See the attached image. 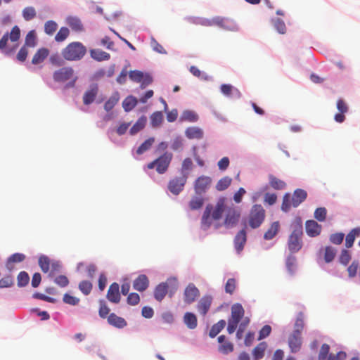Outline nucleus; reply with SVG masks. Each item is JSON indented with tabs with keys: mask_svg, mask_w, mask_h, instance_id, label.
I'll use <instances>...</instances> for the list:
<instances>
[{
	"mask_svg": "<svg viewBox=\"0 0 360 360\" xmlns=\"http://www.w3.org/2000/svg\"><path fill=\"white\" fill-rule=\"evenodd\" d=\"M225 210V199L220 198L214 208L210 204L207 205L203 212L201 219V225L204 229H208L211 224L212 220H219L221 219L223 212Z\"/></svg>",
	"mask_w": 360,
	"mask_h": 360,
	"instance_id": "1",
	"label": "nucleus"
},
{
	"mask_svg": "<svg viewBox=\"0 0 360 360\" xmlns=\"http://www.w3.org/2000/svg\"><path fill=\"white\" fill-rule=\"evenodd\" d=\"M20 30L18 26L13 27L10 32L5 33L0 39V50L6 55H11L18 46Z\"/></svg>",
	"mask_w": 360,
	"mask_h": 360,
	"instance_id": "2",
	"label": "nucleus"
},
{
	"mask_svg": "<svg viewBox=\"0 0 360 360\" xmlns=\"http://www.w3.org/2000/svg\"><path fill=\"white\" fill-rule=\"evenodd\" d=\"M302 222L301 219L297 218L292 223V231L288 240V248L291 253L297 252L302 248Z\"/></svg>",
	"mask_w": 360,
	"mask_h": 360,
	"instance_id": "3",
	"label": "nucleus"
},
{
	"mask_svg": "<svg viewBox=\"0 0 360 360\" xmlns=\"http://www.w3.org/2000/svg\"><path fill=\"white\" fill-rule=\"evenodd\" d=\"M265 217L266 211L264 207L259 204H255L250 210L245 226H249L252 229H257L262 224Z\"/></svg>",
	"mask_w": 360,
	"mask_h": 360,
	"instance_id": "4",
	"label": "nucleus"
},
{
	"mask_svg": "<svg viewBox=\"0 0 360 360\" xmlns=\"http://www.w3.org/2000/svg\"><path fill=\"white\" fill-rule=\"evenodd\" d=\"M86 49L80 42H72L62 51L63 57L70 61L79 60L86 54Z\"/></svg>",
	"mask_w": 360,
	"mask_h": 360,
	"instance_id": "5",
	"label": "nucleus"
},
{
	"mask_svg": "<svg viewBox=\"0 0 360 360\" xmlns=\"http://www.w3.org/2000/svg\"><path fill=\"white\" fill-rule=\"evenodd\" d=\"M172 157L173 155L171 153L165 152L158 158L148 163L147 165V168L151 169L155 167L158 173L164 174L167 171L172 160Z\"/></svg>",
	"mask_w": 360,
	"mask_h": 360,
	"instance_id": "6",
	"label": "nucleus"
},
{
	"mask_svg": "<svg viewBox=\"0 0 360 360\" xmlns=\"http://www.w3.org/2000/svg\"><path fill=\"white\" fill-rule=\"evenodd\" d=\"M187 179L188 174H184L181 176L173 178L168 183V190L174 195H179L183 191Z\"/></svg>",
	"mask_w": 360,
	"mask_h": 360,
	"instance_id": "7",
	"label": "nucleus"
},
{
	"mask_svg": "<svg viewBox=\"0 0 360 360\" xmlns=\"http://www.w3.org/2000/svg\"><path fill=\"white\" fill-rule=\"evenodd\" d=\"M169 283H172L173 290H176L177 288V281L176 279L167 280V282L161 283L158 285L154 290V297L155 300L160 302L162 301L169 290Z\"/></svg>",
	"mask_w": 360,
	"mask_h": 360,
	"instance_id": "8",
	"label": "nucleus"
},
{
	"mask_svg": "<svg viewBox=\"0 0 360 360\" xmlns=\"http://www.w3.org/2000/svg\"><path fill=\"white\" fill-rule=\"evenodd\" d=\"M240 218V211L237 210L233 207H229L226 210L224 224L227 229L233 228L238 224Z\"/></svg>",
	"mask_w": 360,
	"mask_h": 360,
	"instance_id": "9",
	"label": "nucleus"
},
{
	"mask_svg": "<svg viewBox=\"0 0 360 360\" xmlns=\"http://www.w3.org/2000/svg\"><path fill=\"white\" fill-rule=\"evenodd\" d=\"M74 75V70L70 67H63L55 71L53 79L57 82H64L70 79Z\"/></svg>",
	"mask_w": 360,
	"mask_h": 360,
	"instance_id": "10",
	"label": "nucleus"
},
{
	"mask_svg": "<svg viewBox=\"0 0 360 360\" xmlns=\"http://www.w3.org/2000/svg\"><path fill=\"white\" fill-rule=\"evenodd\" d=\"M106 297L112 303L117 304L120 302V285L117 283H112L107 292Z\"/></svg>",
	"mask_w": 360,
	"mask_h": 360,
	"instance_id": "11",
	"label": "nucleus"
},
{
	"mask_svg": "<svg viewBox=\"0 0 360 360\" xmlns=\"http://www.w3.org/2000/svg\"><path fill=\"white\" fill-rule=\"evenodd\" d=\"M211 184V179L209 176H201L195 182V191L197 194L201 195L205 193Z\"/></svg>",
	"mask_w": 360,
	"mask_h": 360,
	"instance_id": "12",
	"label": "nucleus"
},
{
	"mask_svg": "<svg viewBox=\"0 0 360 360\" xmlns=\"http://www.w3.org/2000/svg\"><path fill=\"white\" fill-rule=\"evenodd\" d=\"M337 108L339 112L335 115L334 120L338 123H342L345 120V114L348 112L349 107L344 100L340 98L337 101Z\"/></svg>",
	"mask_w": 360,
	"mask_h": 360,
	"instance_id": "13",
	"label": "nucleus"
},
{
	"mask_svg": "<svg viewBox=\"0 0 360 360\" xmlns=\"http://www.w3.org/2000/svg\"><path fill=\"white\" fill-rule=\"evenodd\" d=\"M245 310L240 304H234L231 307V316L229 321L239 323L240 320L244 317Z\"/></svg>",
	"mask_w": 360,
	"mask_h": 360,
	"instance_id": "14",
	"label": "nucleus"
},
{
	"mask_svg": "<svg viewBox=\"0 0 360 360\" xmlns=\"http://www.w3.org/2000/svg\"><path fill=\"white\" fill-rule=\"evenodd\" d=\"M200 292L198 289L194 284H189L184 290V302L187 304L193 303L195 299L199 296Z\"/></svg>",
	"mask_w": 360,
	"mask_h": 360,
	"instance_id": "15",
	"label": "nucleus"
},
{
	"mask_svg": "<svg viewBox=\"0 0 360 360\" xmlns=\"http://www.w3.org/2000/svg\"><path fill=\"white\" fill-rule=\"evenodd\" d=\"M98 92V86L96 84H91L89 88L85 91L83 96V103L85 105L92 103Z\"/></svg>",
	"mask_w": 360,
	"mask_h": 360,
	"instance_id": "16",
	"label": "nucleus"
},
{
	"mask_svg": "<svg viewBox=\"0 0 360 360\" xmlns=\"http://www.w3.org/2000/svg\"><path fill=\"white\" fill-rule=\"evenodd\" d=\"M288 346L292 353L300 351L302 346L301 335L292 333L288 338Z\"/></svg>",
	"mask_w": 360,
	"mask_h": 360,
	"instance_id": "17",
	"label": "nucleus"
},
{
	"mask_svg": "<svg viewBox=\"0 0 360 360\" xmlns=\"http://www.w3.org/2000/svg\"><path fill=\"white\" fill-rule=\"evenodd\" d=\"M305 228L307 235L310 237H316L321 231V226L314 220L307 221Z\"/></svg>",
	"mask_w": 360,
	"mask_h": 360,
	"instance_id": "18",
	"label": "nucleus"
},
{
	"mask_svg": "<svg viewBox=\"0 0 360 360\" xmlns=\"http://www.w3.org/2000/svg\"><path fill=\"white\" fill-rule=\"evenodd\" d=\"M149 285L148 277L144 274L139 275L133 283V287L135 290L143 292L146 290Z\"/></svg>",
	"mask_w": 360,
	"mask_h": 360,
	"instance_id": "19",
	"label": "nucleus"
},
{
	"mask_svg": "<svg viewBox=\"0 0 360 360\" xmlns=\"http://www.w3.org/2000/svg\"><path fill=\"white\" fill-rule=\"evenodd\" d=\"M212 297L211 296H204L198 302L197 308L198 311L202 315L205 316L207 311H209L211 304H212Z\"/></svg>",
	"mask_w": 360,
	"mask_h": 360,
	"instance_id": "20",
	"label": "nucleus"
},
{
	"mask_svg": "<svg viewBox=\"0 0 360 360\" xmlns=\"http://www.w3.org/2000/svg\"><path fill=\"white\" fill-rule=\"evenodd\" d=\"M247 236L245 229L238 232L234 238V246L238 252H240L246 243Z\"/></svg>",
	"mask_w": 360,
	"mask_h": 360,
	"instance_id": "21",
	"label": "nucleus"
},
{
	"mask_svg": "<svg viewBox=\"0 0 360 360\" xmlns=\"http://www.w3.org/2000/svg\"><path fill=\"white\" fill-rule=\"evenodd\" d=\"M307 196V192L303 189H296L292 197V205L294 207H298L302 202H304Z\"/></svg>",
	"mask_w": 360,
	"mask_h": 360,
	"instance_id": "22",
	"label": "nucleus"
},
{
	"mask_svg": "<svg viewBox=\"0 0 360 360\" xmlns=\"http://www.w3.org/2000/svg\"><path fill=\"white\" fill-rule=\"evenodd\" d=\"M108 323L117 328H123L127 326V321L122 317L118 316L115 313H111L108 316Z\"/></svg>",
	"mask_w": 360,
	"mask_h": 360,
	"instance_id": "23",
	"label": "nucleus"
},
{
	"mask_svg": "<svg viewBox=\"0 0 360 360\" xmlns=\"http://www.w3.org/2000/svg\"><path fill=\"white\" fill-rule=\"evenodd\" d=\"M226 336L222 335L218 337V342L221 344L219 347V351L224 354H227L233 351V345L229 342L225 341Z\"/></svg>",
	"mask_w": 360,
	"mask_h": 360,
	"instance_id": "24",
	"label": "nucleus"
},
{
	"mask_svg": "<svg viewBox=\"0 0 360 360\" xmlns=\"http://www.w3.org/2000/svg\"><path fill=\"white\" fill-rule=\"evenodd\" d=\"M49 55V50L46 48H41L33 56L32 63L33 65H38L44 61V60Z\"/></svg>",
	"mask_w": 360,
	"mask_h": 360,
	"instance_id": "25",
	"label": "nucleus"
},
{
	"mask_svg": "<svg viewBox=\"0 0 360 360\" xmlns=\"http://www.w3.org/2000/svg\"><path fill=\"white\" fill-rule=\"evenodd\" d=\"M185 134L189 139H201L204 133L202 129L198 127H191L186 129Z\"/></svg>",
	"mask_w": 360,
	"mask_h": 360,
	"instance_id": "26",
	"label": "nucleus"
},
{
	"mask_svg": "<svg viewBox=\"0 0 360 360\" xmlns=\"http://www.w3.org/2000/svg\"><path fill=\"white\" fill-rule=\"evenodd\" d=\"M269 184L275 190H283L286 187V183L283 180L278 179L273 174L269 175Z\"/></svg>",
	"mask_w": 360,
	"mask_h": 360,
	"instance_id": "27",
	"label": "nucleus"
},
{
	"mask_svg": "<svg viewBox=\"0 0 360 360\" xmlns=\"http://www.w3.org/2000/svg\"><path fill=\"white\" fill-rule=\"evenodd\" d=\"M280 230V224L278 221H274L268 230L264 234V238L266 240L273 239Z\"/></svg>",
	"mask_w": 360,
	"mask_h": 360,
	"instance_id": "28",
	"label": "nucleus"
},
{
	"mask_svg": "<svg viewBox=\"0 0 360 360\" xmlns=\"http://www.w3.org/2000/svg\"><path fill=\"white\" fill-rule=\"evenodd\" d=\"M360 236V227H356L352 229L349 233L346 236L345 246L347 248L352 247L356 237Z\"/></svg>",
	"mask_w": 360,
	"mask_h": 360,
	"instance_id": "29",
	"label": "nucleus"
},
{
	"mask_svg": "<svg viewBox=\"0 0 360 360\" xmlns=\"http://www.w3.org/2000/svg\"><path fill=\"white\" fill-rule=\"evenodd\" d=\"M90 55L92 58L97 61L108 60L110 58V53L101 49H91Z\"/></svg>",
	"mask_w": 360,
	"mask_h": 360,
	"instance_id": "30",
	"label": "nucleus"
},
{
	"mask_svg": "<svg viewBox=\"0 0 360 360\" xmlns=\"http://www.w3.org/2000/svg\"><path fill=\"white\" fill-rule=\"evenodd\" d=\"M184 322L189 329H195L198 325L197 317L191 312H186L184 314Z\"/></svg>",
	"mask_w": 360,
	"mask_h": 360,
	"instance_id": "31",
	"label": "nucleus"
},
{
	"mask_svg": "<svg viewBox=\"0 0 360 360\" xmlns=\"http://www.w3.org/2000/svg\"><path fill=\"white\" fill-rule=\"evenodd\" d=\"M147 122V117L145 115H142L139 118L136 122L132 126V127L129 130V133L131 135H135L139 131L142 130Z\"/></svg>",
	"mask_w": 360,
	"mask_h": 360,
	"instance_id": "32",
	"label": "nucleus"
},
{
	"mask_svg": "<svg viewBox=\"0 0 360 360\" xmlns=\"http://www.w3.org/2000/svg\"><path fill=\"white\" fill-rule=\"evenodd\" d=\"M226 321L223 319L219 321L217 323L214 324L210 332L209 336L212 338H215L226 326Z\"/></svg>",
	"mask_w": 360,
	"mask_h": 360,
	"instance_id": "33",
	"label": "nucleus"
},
{
	"mask_svg": "<svg viewBox=\"0 0 360 360\" xmlns=\"http://www.w3.org/2000/svg\"><path fill=\"white\" fill-rule=\"evenodd\" d=\"M266 349V343L264 342L258 344L253 349L252 354L255 360L262 359L264 355V352Z\"/></svg>",
	"mask_w": 360,
	"mask_h": 360,
	"instance_id": "34",
	"label": "nucleus"
},
{
	"mask_svg": "<svg viewBox=\"0 0 360 360\" xmlns=\"http://www.w3.org/2000/svg\"><path fill=\"white\" fill-rule=\"evenodd\" d=\"M68 24L73 31L79 32L83 30V25L79 18L75 17L68 18Z\"/></svg>",
	"mask_w": 360,
	"mask_h": 360,
	"instance_id": "35",
	"label": "nucleus"
},
{
	"mask_svg": "<svg viewBox=\"0 0 360 360\" xmlns=\"http://www.w3.org/2000/svg\"><path fill=\"white\" fill-rule=\"evenodd\" d=\"M203 204L204 198L201 195H195L189 202V207L192 210H199Z\"/></svg>",
	"mask_w": 360,
	"mask_h": 360,
	"instance_id": "36",
	"label": "nucleus"
},
{
	"mask_svg": "<svg viewBox=\"0 0 360 360\" xmlns=\"http://www.w3.org/2000/svg\"><path fill=\"white\" fill-rule=\"evenodd\" d=\"M37 45V36L34 30H30L25 37V44L27 47H34Z\"/></svg>",
	"mask_w": 360,
	"mask_h": 360,
	"instance_id": "37",
	"label": "nucleus"
},
{
	"mask_svg": "<svg viewBox=\"0 0 360 360\" xmlns=\"http://www.w3.org/2000/svg\"><path fill=\"white\" fill-rule=\"evenodd\" d=\"M137 104V100L132 96H127L122 102L123 108L126 112L131 110Z\"/></svg>",
	"mask_w": 360,
	"mask_h": 360,
	"instance_id": "38",
	"label": "nucleus"
},
{
	"mask_svg": "<svg viewBox=\"0 0 360 360\" xmlns=\"http://www.w3.org/2000/svg\"><path fill=\"white\" fill-rule=\"evenodd\" d=\"M198 120V115L193 111L185 110L181 115V121H186L189 122H195Z\"/></svg>",
	"mask_w": 360,
	"mask_h": 360,
	"instance_id": "39",
	"label": "nucleus"
},
{
	"mask_svg": "<svg viewBox=\"0 0 360 360\" xmlns=\"http://www.w3.org/2000/svg\"><path fill=\"white\" fill-rule=\"evenodd\" d=\"M304 317L302 313H300L297 316L295 325H294V330L292 333L295 334H302V331L304 328Z\"/></svg>",
	"mask_w": 360,
	"mask_h": 360,
	"instance_id": "40",
	"label": "nucleus"
},
{
	"mask_svg": "<svg viewBox=\"0 0 360 360\" xmlns=\"http://www.w3.org/2000/svg\"><path fill=\"white\" fill-rule=\"evenodd\" d=\"M336 252L337 250L335 248L331 246L326 247L323 257L325 262L326 263L331 262L334 259Z\"/></svg>",
	"mask_w": 360,
	"mask_h": 360,
	"instance_id": "41",
	"label": "nucleus"
},
{
	"mask_svg": "<svg viewBox=\"0 0 360 360\" xmlns=\"http://www.w3.org/2000/svg\"><path fill=\"white\" fill-rule=\"evenodd\" d=\"M232 179L229 176H224L219 179L216 184V189L219 191L226 190L231 184Z\"/></svg>",
	"mask_w": 360,
	"mask_h": 360,
	"instance_id": "42",
	"label": "nucleus"
},
{
	"mask_svg": "<svg viewBox=\"0 0 360 360\" xmlns=\"http://www.w3.org/2000/svg\"><path fill=\"white\" fill-rule=\"evenodd\" d=\"M154 142L155 139L153 137L148 139L137 148L136 153L138 155L143 154L144 152L150 148Z\"/></svg>",
	"mask_w": 360,
	"mask_h": 360,
	"instance_id": "43",
	"label": "nucleus"
},
{
	"mask_svg": "<svg viewBox=\"0 0 360 360\" xmlns=\"http://www.w3.org/2000/svg\"><path fill=\"white\" fill-rule=\"evenodd\" d=\"M110 312V309L106 304V302L103 300H99V310H98V314L101 318L102 319H108V314Z\"/></svg>",
	"mask_w": 360,
	"mask_h": 360,
	"instance_id": "44",
	"label": "nucleus"
},
{
	"mask_svg": "<svg viewBox=\"0 0 360 360\" xmlns=\"http://www.w3.org/2000/svg\"><path fill=\"white\" fill-rule=\"evenodd\" d=\"M220 89L221 93L226 96H230L233 91H234L238 96H240V91L231 84H222Z\"/></svg>",
	"mask_w": 360,
	"mask_h": 360,
	"instance_id": "45",
	"label": "nucleus"
},
{
	"mask_svg": "<svg viewBox=\"0 0 360 360\" xmlns=\"http://www.w3.org/2000/svg\"><path fill=\"white\" fill-rule=\"evenodd\" d=\"M163 120V115L161 112H153L150 116L151 125L156 127L160 125Z\"/></svg>",
	"mask_w": 360,
	"mask_h": 360,
	"instance_id": "46",
	"label": "nucleus"
},
{
	"mask_svg": "<svg viewBox=\"0 0 360 360\" xmlns=\"http://www.w3.org/2000/svg\"><path fill=\"white\" fill-rule=\"evenodd\" d=\"M292 205V197L290 193H285L283 197V202L281 205V210L287 212L290 210Z\"/></svg>",
	"mask_w": 360,
	"mask_h": 360,
	"instance_id": "47",
	"label": "nucleus"
},
{
	"mask_svg": "<svg viewBox=\"0 0 360 360\" xmlns=\"http://www.w3.org/2000/svg\"><path fill=\"white\" fill-rule=\"evenodd\" d=\"M39 265L44 273H48L50 269V261L48 257L41 256L39 258Z\"/></svg>",
	"mask_w": 360,
	"mask_h": 360,
	"instance_id": "48",
	"label": "nucleus"
},
{
	"mask_svg": "<svg viewBox=\"0 0 360 360\" xmlns=\"http://www.w3.org/2000/svg\"><path fill=\"white\" fill-rule=\"evenodd\" d=\"M272 22L275 29L278 31V33L283 34L286 32V27L285 24L283 20L280 18H276L272 20Z\"/></svg>",
	"mask_w": 360,
	"mask_h": 360,
	"instance_id": "49",
	"label": "nucleus"
},
{
	"mask_svg": "<svg viewBox=\"0 0 360 360\" xmlns=\"http://www.w3.org/2000/svg\"><path fill=\"white\" fill-rule=\"evenodd\" d=\"M18 285L20 287H24L28 284L30 281L29 275L25 271H21L18 276Z\"/></svg>",
	"mask_w": 360,
	"mask_h": 360,
	"instance_id": "50",
	"label": "nucleus"
},
{
	"mask_svg": "<svg viewBox=\"0 0 360 360\" xmlns=\"http://www.w3.org/2000/svg\"><path fill=\"white\" fill-rule=\"evenodd\" d=\"M69 34H70L69 30L65 27H63L59 30V31L56 34V35L55 37V39L56 41H58V42L63 41L65 39H67Z\"/></svg>",
	"mask_w": 360,
	"mask_h": 360,
	"instance_id": "51",
	"label": "nucleus"
},
{
	"mask_svg": "<svg viewBox=\"0 0 360 360\" xmlns=\"http://www.w3.org/2000/svg\"><path fill=\"white\" fill-rule=\"evenodd\" d=\"M79 289L85 295H89L92 290V284L87 281H82L79 284Z\"/></svg>",
	"mask_w": 360,
	"mask_h": 360,
	"instance_id": "52",
	"label": "nucleus"
},
{
	"mask_svg": "<svg viewBox=\"0 0 360 360\" xmlns=\"http://www.w3.org/2000/svg\"><path fill=\"white\" fill-rule=\"evenodd\" d=\"M58 25L53 20L47 21L44 25V31L49 35H52L57 30Z\"/></svg>",
	"mask_w": 360,
	"mask_h": 360,
	"instance_id": "53",
	"label": "nucleus"
},
{
	"mask_svg": "<svg viewBox=\"0 0 360 360\" xmlns=\"http://www.w3.org/2000/svg\"><path fill=\"white\" fill-rule=\"evenodd\" d=\"M22 15L25 20H30L36 16V11L33 7H26L22 11Z\"/></svg>",
	"mask_w": 360,
	"mask_h": 360,
	"instance_id": "54",
	"label": "nucleus"
},
{
	"mask_svg": "<svg viewBox=\"0 0 360 360\" xmlns=\"http://www.w3.org/2000/svg\"><path fill=\"white\" fill-rule=\"evenodd\" d=\"M327 210L325 207H319L314 212V218L319 221H325L326 218Z\"/></svg>",
	"mask_w": 360,
	"mask_h": 360,
	"instance_id": "55",
	"label": "nucleus"
},
{
	"mask_svg": "<svg viewBox=\"0 0 360 360\" xmlns=\"http://www.w3.org/2000/svg\"><path fill=\"white\" fill-rule=\"evenodd\" d=\"M351 259V254L347 250H342L339 257L340 262L343 265H347Z\"/></svg>",
	"mask_w": 360,
	"mask_h": 360,
	"instance_id": "56",
	"label": "nucleus"
},
{
	"mask_svg": "<svg viewBox=\"0 0 360 360\" xmlns=\"http://www.w3.org/2000/svg\"><path fill=\"white\" fill-rule=\"evenodd\" d=\"M345 234L343 233H335L330 236V241L335 245H340L344 240Z\"/></svg>",
	"mask_w": 360,
	"mask_h": 360,
	"instance_id": "57",
	"label": "nucleus"
},
{
	"mask_svg": "<svg viewBox=\"0 0 360 360\" xmlns=\"http://www.w3.org/2000/svg\"><path fill=\"white\" fill-rule=\"evenodd\" d=\"M330 346L328 344H323L321 347L319 360H326L327 356H329Z\"/></svg>",
	"mask_w": 360,
	"mask_h": 360,
	"instance_id": "58",
	"label": "nucleus"
},
{
	"mask_svg": "<svg viewBox=\"0 0 360 360\" xmlns=\"http://www.w3.org/2000/svg\"><path fill=\"white\" fill-rule=\"evenodd\" d=\"M236 287V281L234 278H229L225 285L226 293L233 294Z\"/></svg>",
	"mask_w": 360,
	"mask_h": 360,
	"instance_id": "59",
	"label": "nucleus"
},
{
	"mask_svg": "<svg viewBox=\"0 0 360 360\" xmlns=\"http://www.w3.org/2000/svg\"><path fill=\"white\" fill-rule=\"evenodd\" d=\"M129 76L132 81L141 82L143 78V73L139 70H134L129 72Z\"/></svg>",
	"mask_w": 360,
	"mask_h": 360,
	"instance_id": "60",
	"label": "nucleus"
},
{
	"mask_svg": "<svg viewBox=\"0 0 360 360\" xmlns=\"http://www.w3.org/2000/svg\"><path fill=\"white\" fill-rule=\"evenodd\" d=\"M127 302L129 305H136L140 302V297L136 292L129 293Z\"/></svg>",
	"mask_w": 360,
	"mask_h": 360,
	"instance_id": "61",
	"label": "nucleus"
},
{
	"mask_svg": "<svg viewBox=\"0 0 360 360\" xmlns=\"http://www.w3.org/2000/svg\"><path fill=\"white\" fill-rule=\"evenodd\" d=\"M358 268L359 262L356 260L353 261L352 263L348 266L347 272L350 278H353L356 275Z\"/></svg>",
	"mask_w": 360,
	"mask_h": 360,
	"instance_id": "62",
	"label": "nucleus"
},
{
	"mask_svg": "<svg viewBox=\"0 0 360 360\" xmlns=\"http://www.w3.org/2000/svg\"><path fill=\"white\" fill-rule=\"evenodd\" d=\"M13 285L12 276H6L0 279V288H9Z\"/></svg>",
	"mask_w": 360,
	"mask_h": 360,
	"instance_id": "63",
	"label": "nucleus"
},
{
	"mask_svg": "<svg viewBox=\"0 0 360 360\" xmlns=\"http://www.w3.org/2000/svg\"><path fill=\"white\" fill-rule=\"evenodd\" d=\"M28 55V49L26 46H22L17 53L16 58L20 62H24Z\"/></svg>",
	"mask_w": 360,
	"mask_h": 360,
	"instance_id": "64",
	"label": "nucleus"
}]
</instances>
